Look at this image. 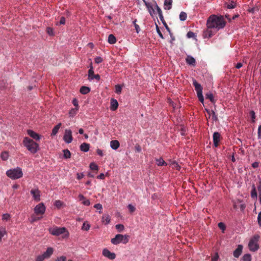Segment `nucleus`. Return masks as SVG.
I'll return each mask as SVG.
<instances>
[{
  "mask_svg": "<svg viewBox=\"0 0 261 261\" xmlns=\"http://www.w3.org/2000/svg\"><path fill=\"white\" fill-rule=\"evenodd\" d=\"M225 24V21L222 16H217L215 15H211L206 21L207 28L215 29L217 31L224 28Z\"/></svg>",
  "mask_w": 261,
  "mask_h": 261,
  "instance_id": "1",
  "label": "nucleus"
},
{
  "mask_svg": "<svg viewBox=\"0 0 261 261\" xmlns=\"http://www.w3.org/2000/svg\"><path fill=\"white\" fill-rule=\"evenodd\" d=\"M23 144L27 149L32 153H36L39 149L38 144L28 137L24 138Z\"/></svg>",
  "mask_w": 261,
  "mask_h": 261,
  "instance_id": "2",
  "label": "nucleus"
},
{
  "mask_svg": "<svg viewBox=\"0 0 261 261\" xmlns=\"http://www.w3.org/2000/svg\"><path fill=\"white\" fill-rule=\"evenodd\" d=\"M6 174L8 177L13 180L20 178L23 176L22 169L19 167L8 170Z\"/></svg>",
  "mask_w": 261,
  "mask_h": 261,
  "instance_id": "3",
  "label": "nucleus"
},
{
  "mask_svg": "<svg viewBox=\"0 0 261 261\" xmlns=\"http://www.w3.org/2000/svg\"><path fill=\"white\" fill-rule=\"evenodd\" d=\"M49 231L50 234L55 236H59L61 234H64V238H67L69 236V233L67 229L64 227H58L55 226L49 229Z\"/></svg>",
  "mask_w": 261,
  "mask_h": 261,
  "instance_id": "4",
  "label": "nucleus"
},
{
  "mask_svg": "<svg viewBox=\"0 0 261 261\" xmlns=\"http://www.w3.org/2000/svg\"><path fill=\"white\" fill-rule=\"evenodd\" d=\"M129 241V236L121 234H117L114 238L111 239V243L114 245H118L120 243L126 244Z\"/></svg>",
  "mask_w": 261,
  "mask_h": 261,
  "instance_id": "5",
  "label": "nucleus"
},
{
  "mask_svg": "<svg viewBox=\"0 0 261 261\" xmlns=\"http://www.w3.org/2000/svg\"><path fill=\"white\" fill-rule=\"evenodd\" d=\"M259 236L255 234L250 240L248 243V248L251 251L255 252L259 248L258 242L259 241Z\"/></svg>",
  "mask_w": 261,
  "mask_h": 261,
  "instance_id": "6",
  "label": "nucleus"
},
{
  "mask_svg": "<svg viewBox=\"0 0 261 261\" xmlns=\"http://www.w3.org/2000/svg\"><path fill=\"white\" fill-rule=\"evenodd\" d=\"M193 85L195 87V90L197 92V97L198 98L199 100L203 103L204 102V97L202 95V88L200 84L198 83L195 80H193Z\"/></svg>",
  "mask_w": 261,
  "mask_h": 261,
  "instance_id": "7",
  "label": "nucleus"
},
{
  "mask_svg": "<svg viewBox=\"0 0 261 261\" xmlns=\"http://www.w3.org/2000/svg\"><path fill=\"white\" fill-rule=\"evenodd\" d=\"M45 210L46 207L42 202L36 205L34 208V213L37 215H43L45 213Z\"/></svg>",
  "mask_w": 261,
  "mask_h": 261,
  "instance_id": "8",
  "label": "nucleus"
},
{
  "mask_svg": "<svg viewBox=\"0 0 261 261\" xmlns=\"http://www.w3.org/2000/svg\"><path fill=\"white\" fill-rule=\"evenodd\" d=\"M88 79L89 81L95 80L97 82L99 81L100 79V77L99 74H94V70L92 65H90V68L88 70Z\"/></svg>",
  "mask_w": 261,
  "mask_h": 261,
  "instance_id": "9",
  "label": "nucleus"
},
{
  "mask_svg": "<svg viewBox=\"0 0 261 261\" xmlns=\"http://www.w3.org/2000/svg\"><path fill=\"white\" fill-rule=\"evenodd\" d=\"M63 140L66 143H70L73 140L72 131L69 129H66L63 136Z\"/></svg>",
  "mask_w": 261,
  "mask_h": 261,
  "instance_id": "10",
  "label": "nucleus"
},
{
  "mask_svg": "<svg viewBox=\"0 0 261 261\" xmlns=\"http://www.w3.org/2000/svg\"><path fill=\"white\" fill-rule=\"evenodd\" d=\"M102 255L110 259H114L116 258V254L114 252H111L110 250H109L107 248H105L103 249L102 252Z\"/></svg>",
  "mask_w": 261,
  "mask_h": 261,
  "instance_id": "11",
  "label": "nucleus"
},
{
  "mask_svg": "<svg viewBox=\"0 0 261 261\" xmlns=\"http://www.w3.org/2000/svg\"><path fill=\"white\" fill-rule=\"evenodd\" d=\"M30 193L32 195L34 200L37 202L40 200V192L38 189H32L30 191Z\"/></svg>",
  "mask_w": 261,
  "mask_h": 261,
  "instance_id": "12",
  "label": "nucleus"
},
{
  "mask_svg": "<svg viewBox=\"0 0 261 261\" xmlns=\"http://www.w3.org/2000/svg\"><path fill=\"white\" fill-rule=\"evenodd\" d=\"M144 3L145 6L146 7L150 15L152 16L154 14V7L155 8L154 5H152L151 3L148 2L145 0H142Z\"/></svg>",
  "mask_w": 261,
  "mask_h": 261,
  "instance_id": "13",
  "label": "nucleus"
},
{
  "mask_svg": "<svg viewBox=\"0 0 261 261\" xmlns=\"http://www.w3.org/2000/svg\"><path fill=\"white\" fill-rule=\"evenodd\" d=\"M220 134L218 132H215L213 134V142H214V145L215 147H218L219 145V143L220 142Z\"/></svg>",
  "mask_w": 261,
  "mask_h": 261,
  "instance_id": "14",
  "label": "nucleus"
},
{
  "mask_svg": "<svg viewBox=\"0 0 261 261\" xmlns=\"http://www.w3.org/2000/svg\"><path fill=\"white\" fill-rule=\"evenodd\" d=\"M54 252V249L51 247H48L46 250V251L44 252L42 254L44 258L45 259L48 258L50 257V256L53 254Z\"/></svg>",
  "mask_w": 261,
  "mask_h": 261,
  "instance_id": "15",
  "label": "nucleus"
},
{
  "mask_svg": "<svg viewBox=\"0 0 261 261\" xmlns=\"http://www.w3.org/2000/svg\"><path fill=\"white\" fill-rule=\"evenodd\" d=\"M28 134L33 139L36 140H39L40 139V136L34 132L32 130L29 129L27 131Z\"/></svg>",
  "mask_w": 261,
  "mask_h": 261,
  "instance_id": "16",
  "label": "nucleus"
},
{
  "mask_svg": "<svg viewBox=\"0 0 261 261\" xmlns=\"http://www.w3.org/2000/svg\"><path fill=\"white\" fill-rule=\"evenodd\" d=\"M243 246L241 245L238 246L237 248L233 251V255L235 257H239L242 253Z\"/></svg>",
  "mask_w": 261,
  "mask_h": 261,
  "instance_id": "17",
  "label": "nucleus"
},
{
  "mask_svg": "<svg viewBox=\"0 0 261 261\" xmlns=\"http://www.w3.org/2000/svg\"><path fill=\"white\" fill-rule=\"evenodd\" d=\"M154 6L155 7V9L156 10L157 13L159 14V18L160 20L162 21L163 23L165 22V21L164 19V16L162 14V11L161 9V8L158 6L156 2H154Z\"/></svg>",
  "mask_w": 261,
  "mask_h": 261,
  "instance_id": "18",
  "label": "nucleus"
},
{
  "mask_svg": "<svg viewBox=\"0 0 261 261\" xmlns=\"http://www.w3.org/2000/svg\"><path fill=\"white\" fill-rule=\"evenodd\" d=\"M214 34V32L211 30V29H208L207 28L206 30L203 31V36L205 38H211Z\"/></svg>",
  "mask_w": 261,
  "mask_h": 261,
  "instance_id": "19",
  "label": "nucleus"
},
{
  "mask_svg": "<svg viewBox=\"0 0 261 261\" xmlns=\"http://www.w3.org/2000/svg\"><path fill=\"white\" fill-rule=\"evenodd\" d=\"M187 64L194 66L195 65V59L191 55H188L186 59Z\"/></svg>",
  "mask_w": 261,
  "mask_h": 261,
  "instance_id": "20",
  "label": "nucleus"
},
{
  "mask_svg": "<svg viewBox=\"0 0 261 261\" xmlns=\"http://www.w3.org/2000/svg\"><path fill=\"white\" fill-rule=\"evenodd\" d=\"M79 200L82 202V203L86 206H89L90 204L89 200L86 199L85 197L82 194L79 195Z\"/></svg>",
  "mask_w": 261,
  "mask_h": 261,
  "instance_id": "21",
  "label": "nucleus"
},
{
  "mask_svg": "<svg viewBox=\"0 0 261 261\" xmlns=\"http://www.w3.org/2000/svg\"><path fill=\"white\" fill-rule=\"evenodd\" d=\"M118 102L116 99H112L111 100L110 109L112 111L116 110L118 107Z\"/></svg>",
  "mask_w": 261,
  "mask_h": 261,
  "instance_id": "22",
  "label": "nucleus"
},
{
  "mask_svg": "<svg viewBox=\"0 0 261 261\" xmlns=\"http://www.w3.org/2000/svg\"><path fill=\"white\" fill-rule=\"evenodd\" d=\"M172 0H165L164 3V8L165 10H169L172 8Z\"/></svg>",
  "mask_w": 261,
  "mask_h": 261,
  "instance_id": "23",
  "label": "nucleus"
},
{
  "mask_svg": "<svg viewBox=\"0 0 261 261\" xmlns=\"http://www.w3.org/2000/svg\"><path fill=\"white\" fill-rule=\"evenodd\" d=\"M110 146L113 149L116 150L119 147L120 143L117 140H112L110 142Z\"/></svg>",
  "mask_w": 261,
  "mask_h": 261,
  "instance_id": "24",
  "label": "nucleus"
},
{
  "mask_svg": "<svg viewBox=\"0 0 261 261\" xmlns=\"http://www.w3.org/2000/svg\"><path fill=\"white\" fill-rule=\"evenodd\" d=\"M111 218L109 215H103L102 217L101 221L105 225H108L110 223Z\"/></svg>",
  "mask_w": 261,
  "mask_h": 261,
  "instance_id": "25",
  "label": "nucleus"
},
{
  "mask_svg": "<svg viewBox=\"0 0 261 261\" xmlns=\"http://www.w3.org/2000/svg\"><path fill=\"white\" fill-rule=\"evenodd\" d=\"M61 125H62L61 123H59L53 128L52 132L51 133V136H55L57 134Z\"/></svg>",
  "mask_w": 261,
  "mask_h": 261,
  "instance_id": "26",
  "label": "nucleus"
},
{
  "mask_svg": "<svg viewBox=\"0 0 261 261\" xmlns=\"http://www.w3.org/2000/svg\"><path fill=\"white\" fill-rule=\"evenodd\" d=\"M80 149L81 151L87 152L89 149V144L86 143H83L80 145Z\"/></svg>",
  "mask_w": 261,
  "mask_h": 261,
  "instance_id": "27",
  "label": "nucleus"
},
{
  "mask_svg": "<svg viewBox=\"0 0 261 261\" xmlns=\"http://www.w3.org/2000/svg\"><path fill=\"white\" fill-rule=\"evenodd\" d=\"M80 91L83 94H86L90 91V89L86 86H82L80 88Z\"/></svg>",
  "mask_w": 261,
  "mask_h": 261,
  "instance_id": "28",
  "label": "nucleus"
},
{
  "mask_svg": "<svg viewBox=\"0 0 261 261\" xmlns=\"http://www.w3.org/2000/svg\"><path fill=\"white\" fill-rule=\"evenodd\" d=\"M116 42V37L113 35L110 34L108 36V42L110 44H113L115 43Z\"/></svg>",
  "mask_w": 261,
  "mask_h": 261,
  "instance_id": "29",
  "label": "nucleus"
},
{
  "mask_svg": "<svg viewBox=\"0 0 261 261\" xmlns=\"http://www.w3.org/2000/svg\"><path fill=\"white\" fill-rule=\"evenodd\" d=\"M156 163L159 166H166L167 164L164 161L162 158L155 159Z\"/></svg>",
  "mask_w": 261,
  "mask_h": 261,
  "instance_id": "30",
  "label": "nucleus"
},
{
  "mask_svg": "<svg viewBox=\"0 0 261 261\" xmlns=\"http://www.w3.org/2000/svg\"><path fill=\"white\" fill-rule=\"evenodd\" d=\"M250 195L252 198H257V192L256 191L255 187L254 185L252 187Z\"/></svg>",
  "mask_w": 261,
  "mask_h": 261,
  "instance_id": "31",
  "label": "nucleus"
},
{
  "mask_svg": "<svg viewBox=\"0 0 261 261\" xmlns=\"http://www.w3.org/2000/svg\"><path fill=\"white\" fill-rule=\"evenodd\" d=\"M90 227V225L87 221H85L83 223L81 229L83 230L88 231Z\"/></svg>",
  "mask_w": 261,
  "mask_h": 261,
  "instance_id": "32",
  "label": "nucleus"
},
{
  "mask_svg": "<svg viewBox=\"0 0 261 261\" xmlns=\"http://www.w3.org/2000/svg\"><path fill=\"white\" fill-rule=\"evenodd\" d=\"M63 153H64L63 156L65 159H67L70 158L71 153L68 149H64V150H63Z\"/></svg>",
  "mask_w": 261,
  "mask_h": 261,
  "instance_id": "33",
  "label": "nucleus"
},
{
  "mask_svg": "<svg viewBox=\"0 0 261 261\" xmlns=\"http://www.w3.org/2000/svg\"><path fill=\"white\" fill-rule=\"evenodd\" d=\"M251 256L249 254H246L241 258V261H251Z\"/></svg>",
  "mask_w": 261,
  "mask_h": 261,
  "instance_id": "34",
  "label": "nucleus"
},
{
  "mask_svg": "<svg viewBox=\"0 0 261 261\" xmlns=\"http://www.w3.org/2000/svg\"><path fill=\"white\" fill-rule=\"evenodd\" d=\"M1 158L2 160H3V161L7 160L8 159V158H9V153H8V152H7V151L3 152L1 153Z\"/></svg>",
  "mask_w": 261,
  "mask_h": 261,
  "instance_id": "35",
  "label": "nucleus"
},
{
  "mask_svg": "<svg viewBox=\"0 0 261 261\" xmlns=\"http://www.w3.org/2000/svg\"><path fill=\"white\" fill-rule=\"evenodd\" d=\"M205 97L206 99H210L211 102H215L214 96H213V94L212 93L208 92V93H206V94L205 95Z\"/></svg>",
  "mask_w": 261,
  "mask_h": 261,
  "instance_id": "36",
  "label": "nucleus"
},
{
  "mask_svg": "<svg viewBox=\"0 0 261 261\" xmlns=\"http://www.w3.org/2000/svg\"><path fill=\"white\" fill-rule=\"evenodd\" d=\"M187 15L186 14V13H185V12H181L179 14V19L181 20V21H185L187 19Z\"/></svg>",
  "mask_w": 261,
  "mask_h": 261,
  "instance_id": "37",
  "label": "nucleus"
},
{
  "mask_svg": "<svg viewBox=\"0 0 261 261\" xmlns=\"http://www.w3.org/2000/svg\"><path fill=\"white\" fill-rule=\"evenodd\" d=\"M79 109L77 108L72 109L69 113V116L73 117L76 114Z\"/></svg>",
  "mask_w": 261,
  "mask_h": 261,
  "instance_id": "38",
  "label": "nucleus"
},
{
  "mask_svg": "<svg viewBox=\"0 0 261 261\" xmlns=\"http://www.w3.org/2000/svg\"><path fill=\"white\" fill-rule=\"evenodd\" d=\"M89 167L90 169L92 170H98V166L94 163H91L90 164Z\"/></svg>",
  "mask_w": 261,
  "mask_h": 261,
  "instance_id": "39",
  "label": "nucleus"
},
{
  "mask_svg": "<svg viewBox=\"0 0 261 261\" xmlns=\"http://www.w3.org/2000/svg\"><path fill=\"white\" fill-rule=\"evenodd\" d=\"M6 230L5 228L4 227H1L0 228V239H2V238L6 234Z\"/></svg>",
  "mask_w": 261,
  "mask_h": 261,
  "instance_id": "40",
  "label": "nucleus"
},
{
  "mask_svg": "<svg viewBox=\"0 0 261 261\" xmlns=\"http://www.w3.org/2000/svg\"><path fill=\"white\" fill-rule=\"evenodd\" d=\"M122 91V86L120 85H117L115 86V92L117 94L121 93Z\"/></svg>",
  "mask_w": 261,
  "mask_h": 261,
  "instance_id": "41",
  "label": "nucleus"
},
{
  "mask_svg": "<svg viewBox=\"0 0 261 261\" xmlns=\"http://www.w3.org/2000/svg\"><path fill=\"white\" fill-rule=\"evenodd\" d=\"M236 7V3L234 2L231 1V3L228 4L227 6L228 9H233Z\"/></svg>",
  "mask_w": 261,
  "mask_h": 261,
  "instance_id": "42",
  "label": "nucleus"
},
{
  "mask_svg": "<svg viewBox=\"0 0 261 261\" xmlns=\"http://www.w3.org/2000/svg\"><path fill=\"white\" fill-rule=\"evenodd\" d=\"M116 228L118 230V231L121 232L124 230V227L123 225L119 224L116 225Z\"/></svg>",
  "mask_w": 261,
  "mask_h": 261,
  "instance_id": "43",
  "label": "nucleus"
},
{
  "mask_svg": "<svg viewBox=\"0 0 261 261\" xmlns=\"http://www.w3.org/2000/svg\"><path fill=\"white\" fill-rule=\"evenodd\" d=\"M10 218H11L10 215L8 213L3 214V215L2 216V219L3 220H5V221L9 220Z\"/></svg>",
  "mask_w": 261,
  "mask_h": 261,
  "instance_id": "44",
  "label": "nucleus"
},
{
  "mask_svg": "<svg viewBox=\"0 0 261 261\" xmlns=\"http://www.w3.org/2000/svg\"><path fill=\"white\" fill-rule=\"evenodd\" d=\"M62 202L59 200H56L54 203V205L58 208H60L62 205Z\"/></svg>",
  "mask_w": 261,
  "mask_h": 261,
  "instance_id": "45",
  "label": "nucleus"
},
{
  "mask_svg": "<svg viewBox=\"0 0 261 261\" xmlns=\"http://www.w3.org/2000/svg\"><path fill=\"white\" fill-rule=\"evenodd\" d=\"M41 218V217H37L35 216L34 215H32L31 217L30 222L31 223H33V222L40 219Z\"/></svg>",
  "mask_w": 261,
  "mask_h": 261,
  "instance_id": "46",
  "label": "nucleus"
},
{
  "mask_svg": "<svg viewBox=\"0 0 261 261\" xmlns=\"http://www.w3.org/2000/svg\"><path fill=\"white\" fill-rule=\"evenodd\" d=\"M156 32L158 33V34L159 35V36L162 38V39H164V36H163V35L162 34V33H161L160 29H159V27H158V25H156Z\"/></svg>",
  "mask_w": 261,
  "mask_h": 261,
  "instance_id": "47",
  "label": "nucleus"
},
{
  "mask_svg": "<svg viewBox=\"0 0 261 261\" xmlns=\"http://www.w3.org/2000/svg\"><path fill=\"white\" fill-rule=\"evenodd\" d=\"M172 168L176 169L177 170H179L180 169V167L178 165V164L176 162H173L172 163Z\"/></svg>",
  "mask_w": 261,
  "mask_h": 261,
  "instance_id": "48",
  "label": "nucleus"
},
{
  "mask_svg": "<svg viewBox=\"0 0 261 261\" xmlns=\"http://www.w3.org/2000/svg\"><path fill=\"white\" fill-rule=\"evenodd\" d=\"M95 62L97 64L100 63L102 62L103 60L101 57H96L94 59Z\"/></svg>",
  "mask_w": 261,
  "mask_h": 261,
  "instance_id": "49",
  "label": "nucleus"
},
{
  "mask_svg": "<svg viewBox=\"0 0 261 261\" xmlns=\"http://www.w3.org/2000/svg\"><path fill=\"white\" fill-rule=\"evenodd\" d=\"M128 208L130 213H133L136 210L135 207L132 204H129L128 205Z\"/></svg>",
  "mask_w": 261,
  "mask_h": 261,
  "instance_id": "50",
  "label": "nucleus"
},
{
  "mask_svg": "<svg viewBox=\"0 0 261 261\" xmlns=\"http://www.w3.org/2000/svg\"><path fill=\"white\" fill-rule=\"evenodd\" d=\"M67 258L65 256H61L60 257H58L56 260V261H66Z\"/></svg>",
  "mask_w": 261,
  "mask_h": 261,
  "instance_id": "51",
  "label": "nucleus"
},
{
  "mask_svg": "<svg viewBox=\"0 0 261 261\" xmlns=\"http://www.w3.org/2000/svg\"><path fill=\"white\" fill-rule=\"evenodd\" d=\"M250 117L252 119V122H254V119L255 118V114L253 111H251L249 113Z\"/></svg>",
  "mask_w": 261,
  "mask_h": 261,
  "instance_id": "52",
  "label": "nucleus"
},
{
  "mask_svg": "<svg viewBox=\"0 0 261 261\" xmlns=\"http://www.w3.org/2000/svg\"><path fill=\"white\" fill-rule=\"evenodd\" d=\"M257 138L258 139H261V124L259 125L257 130Z\"/></svg>",
  "mask_w": 261,
  "mask_h": 261,
  "instance_id": "53",
  "label": "nucleus"
},
{
  "mask_svg": "<svg viewBox=\"0 0 261 261\" xmlns=\"http://www.w3.org/2000/svg\"><path fill=\"white\" fill-rule=\"evenodd\" d=\"M72 103L75 107V108H77V109H79V107L78 101H77V100L76 98H74L73 99Z\"/></svg>",
  "mask_w": 261,
  "mask_h": 261,
  "instance_id": "54",
  "label": "nucleus"
},
{
  "mask_svg": "<svg viewBox=\"0 0 261 261\" xmlns=\"http://www.w3.org/2000/svg\"><path fill=\"white\" fill-rule=\"evenodd\" d=\"M218 226L222 230H224L225 229V225L224 223L223 222L219 223Z\"/></svg>",
  "mask_w": 261,
  "mask_h": 261,
  "instance_id": "55",
  "label": "nucleus"
},
{
  "mask_svg": "<svg viewBox=\"0 0 261 261\" xmlns=\"http://www.w3.org/2000/svg\"><path fill=\"white\" fill-rule=\"evenodd\" d=\"M44 259H45V258H44L42 254H41V255H38L36 257L35 261H43Z\"/></svg>",
  "mask_w": 261,
  "mask_h": 261,
  "instance_id": "56",
  "label": "nucleus"
},
{
  "mask_svg": "<svg viewBox=\"0 0 261 261\" xmlns=\"http://www.w3.org/2000/svg\"><path fill=\"white\" fill-rule=\"evenodd\" d=\"M94 207L97 210H101L102 208V206L100 203H97L94 205Z\"/></svg>",
  "mask_w": 261,
  "mask_h": 261,
  "instance_id": "57",
  "label": "nucleus"
},
{
  "mask_svg": "<svg viewBox=\"0 0 261 261\" xmlns=\"http://www.w3.org/2000/svg\"><path fill=\"white\" fill-rule=\"evenodd\" d=\"M211 112H212L211 115H212L213 119L215 121L217 120V115H216L215 112L213 110L211 111Z\"/></svg>",
  "mask_w": 261,
  "mask_h": 261,
  "instance_id": "58",
  "label": "nucleus"
},
{
  "mask_svg": "<svg viewBox=\"0 0 261 261\" xmlns=\"http://www.w3.org/2000/svg\"><path fill=\"white\" fill-rule=\"evenodd\" d=\"M96 153L98 155H99L100 156H102L103 155L102 150L100 149H97L96 150Z\"/></svg>",
  "mask_w": 261,
  "mask_h": 261,
  "instance_id": "59",
  "label": "nucleus"
},
{
  "mask_svg": "<svg viewBox=\"0 0 261 261\" xmlns=\"http://www.w3.org/2000/svg\"><path fill=\"white\" fill-rule=\"evenodd\" d=\"M257 221L259 226H261V212L258 215Z\"/></svg>",
  "mask_w": 261,
  "mask_h": 261,
  "instance_id": "60",
  "label": "nucleus"
},
{
  "mask_svg": "<svg viewBox=\"0 0 261 261\" xmlns=\"http://www.w3.org/2000/svg\"><path fill=\"white\" fill-rule=\"evenodd\" d=\"M251 166L253 168H257L259 166V163L257 162H254L252 164Z\"/></svg>",
  "mask_w": 261,
  "mask_h": 261,
  "instance_id": "61",
  "label": "nucleus"
},
{
  "mask_svg": "<svg viewBox=\"0 0 261 261\" xmlns=\"http://www.w3.org/2000/svg\"><path fill=\"white\" fill-rule=\"evenodd\" d=\"M47 32L49 35H53V30L50 28H47Z\"/></svg>",
  "mask_w": 261,
  "mask_h": 261,
  "instance_id": "62",
  "label": "nucleus"
},
{
  "mask_svg": "<svg viewBox=\"0 0 261 261\" xmlns=\"http://www.w3.org/2000/svg\"><path fill=\"white\" fill-rule=\"evenodd\" d=\"M84 176V175L83 173H77V178L78 179H82V178H83Z\"/></svg>",
  "mask_w": 261,
  "mask_h": 261,
  "instance_id": "63",
  "label": "nucleus"
},
{
  "mask_svg": "<svg viewBox=\"0 0 261 261\" xmlns=\"http://www.w3.org/2000/svg\"><path fill=\"white\" fill-rule=\"evenodd\" d=\"M65 18L64 17L61 18L60 21L59 22L60 24H64L65 23Z\"/></svg>",
  "mask_w": 261,
  "mask_h": 261,
  "instance_id": "64",
  "label": "nucleus"
}]
</instances>
